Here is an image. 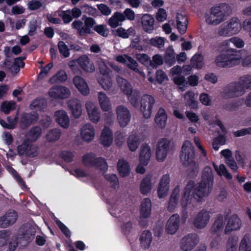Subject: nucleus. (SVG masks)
<instances>
[{"label": "nucleus", "mask_w": 251, "mask_h": 251, "mask_svg": "<svg viewBox=\"0 0 251 251\" xmlns=\"http://www.w3.org/2000/svg\"><path fill=\"white\" fill-rule=\"evenodd\" d=\"M16 105L14 101H3L1 105V110L5 114H8L11 110L16 108Z\"/></svg>", "instance_id": "nucleus-49"}, {"label": "nucleus", "mask_w": 251, "mask_h": 251, "mask_svg": "<svg viewBox=\"0 0 251 251\" xmlns=\"http://www.w3.org/2000/svg\"><path fill=\"white\" fill-rule=\"evenodd\" d=\"M239 251H251V240L248 235H245L241 240Z\"/></svg>", "instance_id": "nucleus-45"}, {"label": "nucleus", "mask_w": 251, "mask_h": 251, "mask_svg": "<svg viewBox=\"0 0 251 251\" xmlns=\"http://www.w3.org/2000/svg\"><path fill=\"white\" fill-rule=\"evenodd\" d=\"M47 106V102L45 99L37 98L34 100L30 104V109H35L40 112L44 110Z\"/></svg>", "instance_id": "nucleus-35"}, {"label": "nucleus", "mask_w": 251, "mask_h": 251, "mask_svg": "<svg viewBox=\"0 0 251 251\" xmlns=\"http://www.w3.org/2000/svg\"><path fill=\"white\" fill-rule=\"evenodd\" d=\"M152 175L149 174L143 178L140 185V190L143 195H147L151 189Z\"/></svg>", "instance_id": "nucleus-27"}, {"label": "nucleus", "mask_w": 251, "mask_h": 251, "mask_svg": "<svg viewBox=\"0 0 251 251\" xmlns=\"http://www.w3.org/2000/svg\"><path fill=\"white\" fill-rule=\"evenodd\" d=\"M126 57L129 62V64L127 65V67L135 72H138L139 71L138 69V63L131 56L126 55Z\"/></svg>", "instance_id": "nucleus-59"}, {"label": "nucleus", "mask_w": 251, "mask_h": 251, "mask_svg": "<svg viewBox=\"0 0 251 251\" xmlns=\"http://www.w3.org/2000/svg\"><path fill=\"white\" fill-rule=\"evenodd\" d=\"M117 170L121 176H128L130 171L128 163L123 159H119L117 163Z\"/></svg>", "instance_id": "nucleus-30"}, {"label": "nucleus", "mask_w": 251, "mask_h": 251, "mask_svg": "<svg viewBox=\"0 0 251 251\" xmlns=\"http://www.w3.org/2000/svg\"><path fill=\"white\" fill-rule=\"evenodd\" d=\"M165 39L163 37L156 36L150 40H146L145 42L151 46L158 48H162L164 47Z\"/></svg>", "instance_id": "nucleus-43"}, {"label": "nucleus", "mask_w": 251, "mask_h": 251, "mask_svg": "<svg viewBox=\"0 0 251 251\" xmlns=\"http://www.w3.org/2000/svg\"><path fill=\"white\" fill-rule=\"evenodd\" d=\"M18 215L16 211L10 210L4 215L0 217V226L5 228L15 223L17 219Z\"/></svg>", "instance_id": "nucleus-14"}, {"label": "nucleus", "mask_w": 251, "mask_h": 251, "mask_svg": "<svg viewBox=\"0 0 251 251\" xmlns=\"http://www.w3.org/2000/svg\"><path fill=\"white\" fill-rule=\"evenodd\" d=\"M237 248V241L233 240V237H229L228 240L226 251H236Z\"/></svg>", "instance_id": "nucleus-64"}, {"label": "nucleus", "mask_w": 251, "mask_h": 251, "mask_svg": "<svg viewBox=\"0 0 251 251\" xmlns=\"http://www.w3.org/2000/svg\"><path fill=\"white\" fill-rule=\"evenodd\" d=\"M226 24L228 25L231 35L238 33L241 29V24L238 18H232Z\"/></svg>", "instance_id": "nucleus-36"}, {"label": "nucleus", "mask_w": 251, "mask_h": 251, "mask_svg": "<svg viewBox=\"0 0 251 251\" xmlns=\"http://www.w3.org/2000/svg\"><path fill=\"white\" fill-rule=\"evenodd\" d=\"M73 83L76 88L84 96H87L90 92L88 86L85 80L80 76H75L73 78Z\"/></svg>", "instance_id": "nucleus-19"}, {"label": "nucleus", "mask_w": 251, "mask_h": 251, "mask_svg": "<svg viewBox=\"0 0 251 251\" xmlns=\"http://www.w3.org/2000/svg\"><path fill=\"white\" fill-rule=\"evenodd\" d=\"M60 156L66 162L70 163L73 161L75 155L71 151H63L60 153Z\"/></svg>", "instance_id": "nucleus-57"}, {"label": "nucleus", "mask_w": 251, "mask_h": 251, "mask_svg": "<svg viewBox=\"0 0 251 251\" xmlns=\"http://www.w3.org/2000/svg\"><path fill=\"white\" fill-rule=\"evenodd\" d=\"M41 134V128L39 126H35L30 128L27 134V135L31 141L35 142L40 138Z\"/></svg>", "instance_id": "nucleus-42"}, {"label": "nucleus", "mask_w": 251, "mask_h": 251, "mask_svg": "<svg viewBox=\"0 0 251 251\" xmlns=\"http://www.w3.org/2000/svg\"><path fill=\"white\" fill-rule=\"evenodd\" d=\"M241 226V221L237 215H233L228 220L226 225L225 233L229 234L233 230H238Z\"/></svg>", "instance_id": "nucleus-18"}, {"label": "nucleus", "mask_w": 251, "mask_h": 251, "mask_svg": "<svg viewBox=\"0 0 251 251\" xmlns=\"http://www.w3.org/2000/svg\"><path fill=\"white\" fill-rule=\"evenodd\" d=\"M223 218L222 214H219L217 215L211 228L212 233H215L223 230L225 224Z\"/></svg>", "instance_id": "nucleus-37"}, {"label": "nucleus", "mask_w": 251, "mask_h": 251, "mask_svg": "<svg viewBox=\"0 0 251 251\" xmlns=\"http://www.w3.org/2000/svg\"><path fill=\"white\" fill-rule=\"evenodd\" d=\"M180 217L177 214L172 215L168 220L166 231L170 234H175L179 227Z\"/></svg>", "instance_id": "nucleus-15"}, {"label": "nucleus", "mask_w": 251, "mask_h": 251, "mask_svg": "<svg viewBox=\"0 0 251 251\" xmlns=\"http://www.w3.org/2000/svg\"><path fill=\"white\" fill-rule=\"evenodd\" d=\"M80 67L86 72H93L95 70L93 65L90 64V59L86 55H82L77 59Z\"/></svg>", "instance_id": "nucleus-32"}, {"label": "nucleus", "mask_w": 251, "mask_h": 251, "mask_svg": "<svg viewBox=\"0 0 251 251\" xmlns=\"http://www.w3.org/2000/svg\"><path fill=\"white\" fill-rule=\"evenodd\" d=\"M127 146L129 149L134 151L137 150L140 144L139 138L137 135H131L127 139Z\"/></svg>", "instance_id": "nucleus-39"}, {"label": "nucleus", "mask_w": 251, "mask_h": 251, "mask_svg": "<svg viewBox=\"0 0 251 251\" xmlns=\"http://www.w3.org/2000/svg\"><path fill=\"white\" fill-rule=\"evenodd\" d=\"M213 179L211 168L209 166L205 167L202 172L201 180L198 184V186L194 189V182L190 181L185 187L181 198L182 204L186 205L192 197L201 201L203 197L208 195L211 191Z\"/></svg>", "instance_id": "nucleus-1"}, {"label": "nucleus", "mask_w": 251, "mask_h": 251, "mask_svg": "<svg viewBox=\"0 0 251 251\" xmlns=\"http://www.w3.org/2000/svg\"><path fill=\"white\" fill-rule=\"evenodd\" d=\"M167 120V115L165 110L162 107L160 108L155 117V122L158 126L163 128L166 126Z\"/></svg>", "instance_id": "nucleus-31"}, {"label": "nucleus", "mask_w": 251, "mask_h": 251, "mask_svg": "<svg viewBox=\"0 0 251 251\" xmlns=\"http://www.w3.org/2000/svg\"><path fill=\"white\" fill-rule=\"evenodd\" d=\"M163 63L162 57L159 54H155L152 57V60H151L150 66L156 68L158 66L161 65Z\"/></svg>", "instance_id": "nucleus-56"}, {"label": "nucleus", "mask_w": 251, "mask_h": 251, "mask_svg": "<svg viewBox=\"0 0 251 251\" xmlns=\"http://www.w3.org/2000/svg\"><path fill=\"white\" fill-rule=\"evenodd\" d=\"M81 135L83 140L90 142L93 140L95 136V129L91 124H86L83 127Z\"/></svg>", "instance_id": "nucleus-29"}, {"label": "nucleus", "mask_w": 251, "mask_h": 251, "mask_svg": "<svg viewBox=\"0 0 251 251\" xmlns=\"http://www.w3.org/2000/svg\"><path fill=\"white\" fill-rule=\"evenodd\" d=\"M67 79V75L66 72L63 70L59 71L50 79L51 82H64Z\"/></svg>", "instance_id": "nucleus-51"}, {"label": "nucleus", "mask_w": 251, "mask_h": 251, "mask_svg": "<svg viewBox=\"0 0 251 251\" xmlns=\"http://www.w3.org/2000/svg\"><path fill=\"white\" fill-rule=\"evenodd\" d=\"M96 156L94 153L89 152L84 154L82 159L83 164L87 167H93Z\"/></svg>", "instance_id": "nucleus-40"}, {"label": "nucleus", "mask_w": 251, "mask_h": 251, "mask_svg": "<svg viewBox=\"0 0 251 251\" xmlns=\"http://www.w3.org/2000/svg\"><path fill=\"white\" fill-rule=\"evenodd\" d=\"M151 157V150L148 144L142 145L139 155V161L140 164L147 166Z\"/></svg>", "instance_id": "nucleus-20"}, {"label": "nucleus", "mask_w": 251, "mask_h": 251, "mask_svg": "<svg viewBox=\"0 0 251 251\" xmlns=\"http://www.w3.org/2000/svg\"><path fill=\"white\" fill-rule=\"evenodd\" d=\"M56 122L62 127L67 128L70 125V120L64 110H58L55 112Z\"/></svg>", "instance_id": "nucleus-25"}, {"label": "nucleus", "mask_w": 251, "mask_h": 251, "mask_svg": "<svg viewBox=\"0 0 251 251\" xmlns=\"http://www.w3.org/2000/svg\"><path fill=\"white\" fill-rule=\"evenodd\" d=\"M203 58L201 54H195L191 59V64L196 69H201L203 65Z\"/></svg>", "instance_id": "nucleus-46"}, {"label": "nucleus", "mask_w": 251, "mask_h": 251, "mask_svg": "<svg viewBox=\"0 0 251 251\" xmlns=\"http://www.w3.org/2000/svg\"><path fill=\"white\" fill-rule=\"evenodd\" d=\"M61 135V131L59 128H53L49 130L46 135V138L50 142H54L59 140Z\"/></svg>", "instance_id": "nucleus-41"}, {"label": "nucleus", "mask_w": 251, "mask_h": 251, "mask_svg": "<svg viewBox=\"0 0 251 251\" xmlns=\"http://www.w3.org/2000/svg\"><path fill=\"white\" fill-rule=\"evenodd\" d=\"M82 20L84 21V25L82 21L75 20L72 24V28L76 29L78 34L80 36H85L91 34L92 32L91 29L97 32L98 34L103 37H107L108 30L103 25H96L95 20L86 15H83Z\"/></svg>", "instance_id": "nucleus-2"}, {"label": "nucleus", "mask_w": 251, "mask_h": 251, "mask_svg": "<svg viewBox=\"0 0 251 251\" xmlns=\"http://www.w3.org/2000/svg\"><path fill=\"white\" fill-rule=\"evenodd\" d=\"M151 210V202L149 198L144 199L141 202L140 213L141 218H148L150 217Z\"/></svg>", "instance_id": "nucleus-26"}, {"label": "nucleus", "mask_w": 251, "mask_h": 251, "mask_svg": "<svg viewBox=\"0 0 251 251\" xmlns=\"http://www.w3.org/2000/svg\"><path fill=\"white\" fill-rule=\"evenodd\" d=\"M38 119L39 114L37 112H23L21 115L19 124L23 129H25L31 125L36 123Z\"/></svg>", "instance_id": "nucleus-9"}, {"label": "nucleus", "mask_w": 251, "mask_h": 251, "mask_svg": "<svg viewBox=\"0 0 251 251\" xmlns=\"http://www.w3.org/2000/svg\"><path fill=\"white\" fill-rule=\"evenodd\" d=\"M80 8L83 12L88 14L89 15L96 16L97 15V9L87 4H82L80 6Z\"/></svg>", "instance_id": "nucleus-55"}, {"label": "nucleus", "mask_w": 251, "mask_h": 251, "mask_svg": "<svg viewBox=\"0 0 251 251\" xmlns=\"http://www.w3.org/2000/svg\"><path fill=\"white\" fill-rule=\"evenodd\" d=\"M10 234L5 230L0 231V247H2L7 244L9 240Z\"/></svg>", "instance_id": "nucleus-58"}, {"label": "nucleus", "mask_w": 251, "mask_h": 251, "mask_svg": "<svg viewBox=\"0 0 251 251\" xmlns=\"http://www.w3.org/2000/svg\"><path fill=\"white\" fill-rule=\"evenodd\" d=\"M241 85L245 89H251V75H245L240 78Z\"/></svg>", "instance_id": "nucleus-54"}, {"label": "nucleus", "mask_w": 251, "mask_h": 251, "mask_svg": "<svg viewBox=\"0 0 251 251\" xmlns=\"http://www.w3.org/2000/svg\"><path fill=\"white\" fill-rule=\"evenodd\" d=\"M210 219L209 213L202 209L199 212L194 221V226L198 228H203L208 224Z\"/></svg>", "instance_id": "nucleus-16"}, {"label": "nucleus", "mask_w": 251, "mask_h": 251, "mask_svg": "<svg viewBox=\"0 0 251 251\" xmlns=\"http://www.w3.org/2000/svg\"><path fill=\"white\" fill-rule=\"evenodd\" d=\"M213 166L219 176H224L226 178L229 180L232 179V176L231 174L227 171L226 166L223 164L220 165L219 169L215 164L213 163Z\"/></svg>", "instance_id": "nucleus-47"}, {"label": "nucleus", "mask_w": 251, "mask_h": 251, "mask_svg": "<svg viewBox=\"0 0 251 251\" xmlns=\"http://www.w3.org/2000/svg\"><path fill=\"white\" fill-rule=\"evenodd\" d=\"M154 18L151 15L149 14H144L141 18L143 29L147 33H152L154 30Z\"/></svg>", "instance_id": "nucleus-21"}, {"label": "nucleus", "mask_w": 251, "mask_h": 251, "mask_svg": "<svg viewBox=\"0 0 251 251\" xmlns=\"http://www.w3.org/2000/svg\"><path fill=\"white\" fill-rule=\"evenodd\" d=\"M17 152L20 156L25 155L28 157H34L37 155V150L27 140H25L21 145L18 146Z\"/></svg>", "instance_id": "nucleus-10"}, {"label": "nucleus", "mask_w": 251, "mask_h": 251, "mask_svg": "<svg viewBox=\"0 0 251 251\" xmlns=\"http://www.w3.org/2000/svg\"><path fill=\"white\" fill-rule=\"evenodd\" d=\"M58 48L60 53L64 58H67L69 56V49L63 41H60L58 42Z\"/></svg>", "instance_id": "nucleus-52"}, {"label": "nucleus", "mask_w": 251, "mask_h": 251, "mask_svg": "<svg viewBox=\"0 0 251 251\" xmlns=\"http://www.w3.org/2000/svg\"><path fill=\"white\" fill-rule=\"evenodd\" d=\"M86 108L90 120L94 123H98L100 119V113L98 109L90 101L86 103Z\"/></svg>", "instance_id": "nucleus-24"}, {"label": "nucleus", "mask_w": 251, "mask_h": 251, "mask_svg": "<svg viewBox=\"0 0 251 251\" xmlns=\"http://www.w3.org/2000/svg\"><path fill=\"white\" fill-rule=\"evenodd\" d=\"M55 223L61 232L65 235L66 237H70L71 232L70 230L62 222L59 220H56Z\"/></svg>", "instance_id": "nucleus-60"}, {"label": "nucleus", "mask_w": 251, "mask_h": 251, "mask_svg": "<svg viewBox=\"0 0 251 251\" xmlns=\"http://www.w3.org/2000/svg\"><path fill=\"white\" fill-rule=\"evenodd\" d=\"M93 167L103 172H106L108 169L107 163L105 159L102 157H97Z\"/></svg>", "instance_id": "nucleus-48"}, {"label": "nucleus", "mask_w": 251, "mask_h": 251, "mask_svg": "<svg viewBox=\"0 0 251 251\" xmlns=\"http://www.w3.org/2000/svg\"><path fill=\"white\" fill-rule=\"evenodd\" d=\"M242 56L240 50L228 49L219 54L215 59L216 65L220 67H231L238 64Z\"/></svg>", "instance_id": "nucleus-3"}, {"label": "nucleus", "mask_w": 251, "mask_h": 251, "mask_svg": "<svg viewBox=\"0 0 251 251\" xmlns=\"http://www.w3.org/2000/svg\"><path fill=\"white\" fill-rule=\"evenodd\" d=\"M68 104L73 116L76 119L78 118L82 113L81 105L80 101L77 100H70Z\"/></svg>", "instance_id": "nucleus-28"}, {"label": "nucleus", "mask_w": 251, "mask_h": 251, "mask_svg": "<svg viewBox=\"0 0 251 251\" xmlns=\"http://www.w3.org/2000/svg\"><path fill=\"white\" fill-rule=\"evenodd\" d=\"M244 93V88L241 83L233 82L225 86L222 92V96L223 98L227 99L242 96Z\"/></svg>", "instance_id": "nucleus-6"}, {"label": "nucleus", "mask_w": 251, "mask_h": 251, "mask_svg": "<svg viewBox=\"0 0 251 251\" xmlns=\"http://www.w3.org/2000/svg\"><path fill=\"white\" fill-rule=\"evenodd\" d=\"M105 179L112 183V187L119 186V180L117 176L115 174H105L104 176Z\"/></svg>", "instance_id": "nucleus-61"}, {"label": "nucleus", "mask_w": 251, "mask_h": 251, "mask_svg": "<svg viewBox=\"0 0 251 251\" xmlns=\"http://www.w3.org/2000/svg\"><path fill=\"white\" fill-rule=\"evenodd\" d=\"M155 103L154 98L150 95H143L140 100V110L146 119L151 117Z\"/></svg>", "instance_id": "nucleus-7"}, {"label": "nucleus", "mask_w": 251, "mask_h": 251, "mask_svg": "<svg viewBox=\"0 0 251 251\" xmlns=\"http://www.w3.org/2000/svg\"><path fill=\"white\" fill-rule=\"evenodd\" d=\"M125 21V18L123 14L119 11L115 12L109 19L108 25L112 28L122 26V23Z\"/></svg>", "instance_id": "nucleus-23"}, {"label": "nucleus", "mask_w": 251, "mask_h": 251, "mask_svg": "<svg viewBox=\"0 0 251 251\" xmlns=\"http://www.w3.org/2000/svg\"><path fill=\"white\" fill-rule=\"evenodd\" d=\"M70 94V91L68 88L59 85L54 86L49 92V95L50 97L58 100L67 99Z\"/></svg>", "instance_id": "nucleus-13"}, {"label": "nucleus", "mask_w": 251, "mask_h": 251, "mask_svg": "<svg viewBox=\"0 0 251 251\" xmlns=\"http://www.w3.org/2000/svg\"><path fill=\"white\" fill-rule=\"evenodd\" d=\"M98 98L100 106L103 111H108L111 109V104L109 98L103 92L98 93Z\"/></svg>", "instance_id": "nucleus-34"}, {"label": "nucleus", "mask_w": 251, "mask_h": 251, "mask_svg": "<svg viewBox=\"0 0 251 251\" xmlns=\"http://www.w3.org/2000/svg\"><path fill=\"white\" fill-rule=\"evenodd\" d=\"M156 81L159 84H161L165 79H168V76L162 70H157L155 76Z\"/></svg>", "instance_id": "nucleus-63"}, {"label": "nucleus", "mask_w": 251, "mask_h": 251, "mask_svg": "<svg viewBox=\"0 0 251 251\" xmlns=\"http://www.w3.org/2000/svg\"><path fill=\"white\" fill-rule=\"evenodd\" d=\"M195 150L192 143L188 140H185L182 144L180 153V158L183 162V165L186 166H195Z\"/></svg>", "instance_id": "nucleus-5"}, {"label": "nucleus", "mask_w": 251, "mask_h": 251, "mask_svg": "<svg viewBox=\"0 0 251 251\" xmlns=\"http://www.w3.org/2000/svg\"><path fill=\"white\" fill-rule=\"evenodd\" d=\"M170 146L171 141L167 138H162L158 141L156 150V157L158 161H162L166 158Z\"/></svg>", "instance_id": "nucleus-8"}, {"label": "nucleus", "mask_w": 251, "mask_h": 251, "mask_svg": "<svg viewBox=\"0 0 251 251\" xmlns=\"http://www.w3.org/2000/svg\"><path fill=\"white\" fill-rule=\"evenodd\" d=\"M164 59L165 62L170 66L176 63L175 52L172 47H169L167 48L165 51Z\"/></svg>", "instance_id": "nucleus-38"}, {"label": "nucleus", "mask_w": 251, "mask_h": 251, "mask_svg": "<svg viewBox=\"0 0 251 251\" xmlns=\"http://www.w3.org/2000/svg\"><path fill=\"white\" fill-rule=\"evenodd\" d=\"M112 33L115 36H117L123 39L128 38V34L126 33V30L122 27H120L117 29L113 30Z\"/></svg>", "instance_id": "nucleus-62"}, {"label": "nucleus", "mask_w": 251, "mask_h": 251, "mask_svg": "<svg viewBox=\"0 0 251 251\" xmlns=\"http://www.w3.org/2000/svg\"><path fill=\"white\" fill-rule=\"evenodd\" d=\"M199 241L197 234L189 233L181 239L180 248L184 251H190L197 245Z\"/></svg>", "instance_id": "nucleus-11"}, {"label": "nucleus", "mask_w": 251, "mask_h": 251, "mask_svg": "<svg viewBox=\"0 0 251 251\" xmlns=\"http://www.w3.org/2000/svg\"><path fill=\"white\" fill-rule=\"evenodd\" d=\"M140 244L144 249H148L151 246L152 241V234L149 230L144 231L140 237Z\"/></svg>", "instance_id": "nucleus-33"}, {"label": "nucleus", "mask_w": 251, "mask_h": 251, "mask_svg": "<svg viewBox=\"0 0 251 251\" xmlns=\"http://www.w3.org/2000/svg\"><path fill=\"white\" fill-rule=\"evenodd\" d=\"M113 142V133L107 126H104L100 137V144L104 147H109Z\"/></svg>", "instance_id": "nucleus-22"}, {"label": "nucleus", "mask_w": 251, "mask_h": 251, "mask_svg": "<svg viewBox=\"0 0 251 251\" xmlns=\"http://www.w3.org/2000/svg\"><path fill=\"white\" fill-rule=\"evenodd\" d=\"M99 83L102 88L105 90H109L112 85L111 78L110 75L105 77H102L99 80Z\"/></svg>", "instance_id": "nucleus-53"}, {"label": "nucleus", "mask_w": 251, "mask_h": 251, "mask_svg": "<svg viewBox=\"0 0 251 251\" xmlns=\"http://www.w3.org/2000/svg\"><path fill=\"white\" fill-rule=\"evenodd\" d=\"M230 11V6L226 3L220 4L218 7H212L209 15L205 16L206 22L209 25H217L225 20Z\"/></svg>", "instance_id": "nucleus-4"}, {"label": "nucleus", "mask_w": 251, "mask_h": 251, "mask_svg": "<svg viewBox=\"0 0 251 251\" xmlns=\"http://www.w3.org/2000/svg\"><path fill=\"white\" fill-rule=\"evenodd\" d=\"M116 111L119 125L123 127L126 126L131 119L130 111L124 105L118 106Z\"/></svg>", "instance_id": "nucleus-12"}, {"label": "nucleus", "mask_w": 251, "mask_h": 251, "mask_svg": "<svg viewBox=\"0 0 251 251\" xmlns=\"http://www.w3.org/2000/svg\"><path fill=\"white\" fill-rule=\"evenodd\" d=\"M241 104L240 102L238 100H229L223 104V108L227 111H234L237 110Z\"/></svg>", "instance_id": "nucleus-44"}, {"label": "nucleus", "mask_w": 251, "mask_h": 251, "mask_svg": "<svg viewBox=\"0 0 251 251\" xmlns=\"http://www.w3.org/2000/svg\"><path fill=\"white\" fill-rule=\"evenodd\" d=\"M169 175H164L159 182L157 190L158 197L159 198H164L167 195L169 189Z\"/></svg>", "instance_id": "nucleus-17"}, {"label": "nucleus", "mask_w": 251, "mask_h": 251, "mask_svg": "<svg viewBox=\"0 0 251 251\" xmlns=\"http://www.w3.org/2000/svg\"><path fill=\"white\" fill-rule=\"evenodd\" d=\"M140 93L137 91H133L130 95L128 96V99L131 104L134 107H138L139 106V100Z\"/></svg>", "instance_id": "nucleus-50"}]
</instances>
